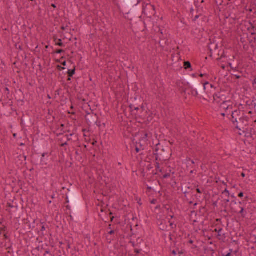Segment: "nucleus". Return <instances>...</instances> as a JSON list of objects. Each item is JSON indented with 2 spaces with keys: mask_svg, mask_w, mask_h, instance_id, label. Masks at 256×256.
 <instances>
[{
  "mask_svg": "<svg viewBox=\"0 0 256 256\" xmlns=\"http://www.w3.org/2000/svg\"><path fill=\"white\" fill-rule=\"evenodd\" d=\"M66 193L64 207L66 208L64 211L72 212H78L82 208V204L79 200L78 196L76 192L73 190H66Z\"/></svg>",
  "mask_w": 256,
  "mask_h": 256,
  "instance_id": "1",
  "label": "nucleus"
},
{
  "mask_svg": "<svg viewBox=\"0 0 256 256\" xmlns=\"http://www.w3.org/2000/svg\"><path fill=\"white\" fill-rule=\"evenodd\" d=\"M230 206L234 212L240 214L242 218L246 217L247 212L245 210L244 206H240L238 204L236 200H234L231 202Z\"/></svg>",
  "mask_w": 256,
  "mask_h": 256,
  "instance_id": "2",
  "label": "nucleus"
},
{
  "mask_svg": "<svg viewBox=\"0 0 256 256\" xmlns=\"http://www.w3.org/2000/svg\"><path fill=\"white\" fill-rule=\"evenodd\" d=\"M232 120L234 122H238V120H239L240 122H242L244 125L246 126L247 124V118H242L240 116V115H243L244 113L241 112L240 110H232Z\"/></svg>",
  "mask_w": 256,
  "mask_h": 256,
  "instance_id": "3",
  "label": "nucleus"
},
{
  "mask_svg": "<svg viewBox=\"0 0 256 256\" xmlns=\"http://www.w3.org/2000/svg\"><path fill=\"white\" fill-rule=\"evenodd\" d=\"M233 103L230 100H226L222 102L220 105V108L226 110V114H222L223 116L228 114V113H231L232 110H233Z\"/></svg>",
  "mask_w": 256,
  "mask_h": 256,
  "instance_id": "4",
  "label": "nucleus"
},
{
  "mask_svg": "<svg viewBox=\"0 0 256 256\" xmlns=\"http://www.w3.org/2000/svg\"><path fill=\"white\" fill-rule=\"evenodd\" d=\"M150 161H140V167L146 166V172H149L150 173L152 172L151 170H153L154 166H156V164H152L150 163Z\"/></svg>",
  "mask_w": 256,
  "mask_h": 256,
  "instance_id": "5",
  "label": "nucleus"
},
{
  "mask_svg": "<svg viewBox=\"0 0 256 256\" xmlns=\"http://www.w3.org/2000/svg\"><path fill=\"white\" fill-rule=\"evenodd\" d=\"M158 173L156 172H154V170H152V172H150L149 174H148L146 175V179L148 180V182H151V178H152V175H156Z\"/></svg>",
  "mask_w": 256,
  "mask_h": 256,
  "instance_id": "6",
  "label": "nucleus"
},
{
  "mask_svg": "<svg viewBox=\"0 0 256 256\" xmlns=\"http://www.w3.org/2000/svg\"><path fill=\"white\" fill-rule=\"evenodd\" d=\"M160 229L162 231L166 230L168 226L166 224H164L162 220L160 221V223L158 224Z\"/></svg>",
  "mask_w": 256,
  "mask_h": 256,
  "instance_id": "7",
  "label": "nucleus"
},
{
  "mask_svg": "<svg viewBox=\"0 0 256 256\" xmlns=\"http://www.w3.org/2000/svg\"><path fill=\"white\" fill-rule=\"evenodd\" d=\"M164 208L168 212L170 211V212L172 214V215L169 216H170V218H172V219L174 218V212L170 208V206H165Z\"/></svg>",
  "mask_w": 256,
  "mask_h": 256,
  "instance_id": "8",
  "label": "nucleus"
},
{
  "mask_svg": "<svg viewBox=\"0 0 256 256\" xmlns=\"http://www.w3.org/2000/svg\"><path fill=\"white\" fill-rule=\"evenodd\" d=\"M147 134H144V136L142 138L140 142V146H143L146 142V138H147Z\"/></svg>",
  "mask_w": 256,
  "mask_h": 256,
  "instance_id": "9",
  "label": "nucleus"
},
{
  "mask_svg": "<svg viewBox=\"0 0 256 256\" xmlns=\"http://www.w3.org/2000/svg\"><path fill=\"white\" fill-rule=\"evenodd\" d=\"M44 230H46V226L44 225H42L41 226L40 230L38 232V234L41 236H44V234H43V232Z\"/></svg>",
  "mask_w": 256,
  "mask_h": 256,
  "instance_id": "10",
  "label": "nucleus"
},
{
  "mask_svg": "<svg viewBox=\"0 0 256 256\" xmlns=\"http://www.w3.org/2000/svg\"><path fill=\"white\" fill-rule=\"evenodd\" d=\"M191 67V64L188 62H184V68L185 69H188Z\"/></svg>",
  "mask_w": 256,
  "mask_h": 256,
  "instance_id": "11",
  "label": "nucleus"
},
{
  "mask_svg": "<svg viewBox=\"0 0 256 256\" xmlns=\"http://www.w3.org/2000/svg\"><path fill=\"white\" fill-rule=\"evenodd\" d=\"M158 170V171L160 172H162V169H160V164L158 162H156V172H157V171Z\"/></svg>",
  "mask_w": 256,
  "mask_h": 256,
  "instance_id": "12",
  "label": "nucleus"
},
{
  "mask_svg": "<svg viewBox=\"0 0 256 256\" xmlns=\"http://www.w3.org/2000/svg\"><path fill=\"white\" fill-rule=\"evenodd\" d=\"M210 86L211 88L213 87L212 84H210L208 82H206L204 84V90H206V88Z\"/></svg>",
  "mask_w": 256,
  "mask_h": 256,
  "instance_id": "13",
  "label": "nucleus"
},
{
  "mask_svg": "<svg viewBox=\"0 0 256 256\" xmlns=\"http://www.w3.org/2000/svg\"><path fill=\"white\" fill-rule=\"evenodd\" d=\"M74 72H75L74 70H68V75L70 77L72 76L74 74Z\"/></svg>",
  "mask_w": 256,
  "mask_h": 256,
  "instance_id": "14",
  "label": "nucleus"
},
{
  "mask_svg": "<svg viewBox=\"0 0 256 256\" xmlns=\"http://www.w3.org/2000/svg\"><path fill=\"white\" fill-rule=\"evenodd\" d=\"M95 163H96V161H94V160L90 161V166L94 168H96V170H98V168L96 167H95V166H94Z\"/></svg>",
  "mask_w": 256,
  "mask_h": 256,
  "instance_id": "15",
  "label": "nucleus"
},
{
  "mask_svg": "<svg viewBox=\"0 0 256 256\" xmlns=\"http://www.w3.org/2000/svg\"><path fill=\"white\" fill-rule=\"evenodd\" d=\"M130 228L131 231V234H129L128 236V238L130 239L131 237L134 234L133 232V229L132 226H130Z\"/></svg>",
  "mask_w": 256,
  "mask_h": 256,
  "instance_id": "16",
  "label": "nucleus"
},
{
  "mask_svg": "<svg viewBox=\"0 0 256 256\" xmlns=\"http://www.w3.org/2000/svg\"><path fill=\"white\" fill-rule=\"evenodd\" d=\"M222 194H226V196L229 198L230 196V194L229 191L226 188L224 191L222 192Z\"/></svg>",
  "mask_w": 256,
  "mask_h": 256,
  "instance_id": "17",
  "label": "nucleus"
},
{
  "mask_svg": "<svg viewBox=\"0 0 256 256\" xmlns=\"http://www.w3.org/2000/svg\"><path fill=\"white\" fill-rule=\"evenodd\" d=\"M144 242V240L140 238H138L136 240V246H138V244H140Z\"/></svg>",
  "mask_w": 256,
  "mask_h": 256,
  "instance_id": "18",
  "label": "nucleus"
},
{
  "mask_svg": "<svg viewBox=\"0 0 256 256\" xmlns=\"http://www.w3.org/2000/svg\"><path fill=\"white\" fill-rule=\"evenodd\" d=\"M65 212H66V214H69L68 216L70 218V220L72 221L74 220V218H73L72 216V212H68V211H65Z\"/></svg>",
  "mask_w": 256,
  "mask_h": 256,
  "instance_id": "19",
  "label": "nucleus"
},
{
  "mask_svg": "<svg viewBox=\"0 0 256 256\" xmlns=\"http://www.w3.org/2000/svg\"><path fill=\"white\" fill-rule=\"evenodd\" d=\"M170 176V173H166L164 174L162 176V178H167Z\"/></svg>",
  "mask_w": 256,
  "mask_h": 256,
  "instance_id": "20",
  "label": "nucleus"
},
{
  "mask_svg": "<svg viewBox=\"0 0 256 256\" xmlns=\"http://www.w3.org/2000/svg\"><path fill=\"white\" fill-rule=\"evenodd\" d=\"M170 226L172 229H174L176 227V224H174V222H171L170 220L169 221Z\"/></svg>",
  "mask_w": 256,
  "mask_h": 256,
  "instance_id": "21",
  "label": "nucleus"
},
{
  "mask_svg": "<svg viewBox=\"0 0 256 256\" xmlns=\"http://www.w3.org/2000/svg\"><path fill=\"white\" fill-rule=\"evenodd\" d=\"M229 252H228L227 254H222V256H232V249H230L229 250Z\"/></svg>",
  "mask_w": 256,
  "mask_h": 256,
  "instance_id": "22",
  "label": "nucleus"
},
{
  "mask_svg": "<svg viewBox=\"0 0 256 256\" xmlns=\"http://www.w3.org/2000/svg\"><path fill=\"white\" fill-rule=\"evenodd\" d=\"M8 228L7 227L5 226H4L2 228H0V232H6Z\"/></svg>",
  "mask_w": 256,
  "mask_h": 256,
  "instance_id": "23",
  "label": "nucleus"
},
{
  "mask_svg": "<svg viewBox=\"0 0 256 256\" xmlns=\"http://www.w3.org/2000/svg\"><path fill=\"white\" fill-rule=\"evenodd\" d=\"M146 8L147 9H152L154 11V6L152 5H151V4L147 5L146 6Z\"/></svg>",
  "mask_w": 256,
  "mask_h": 256,
  "instance_id": "24",
  "label": "nucleus"
},
{
  "mask_svg": "<svg viewBox=\"0 0 256 256\" xmlns=\"http://www.w3.org/2000/svg\"><path fill=\"white\" fill-rule=\"evenodd\" d=\"M142 250L138 248H135L134 250V252L137 254H139Z\"/></svg>",
  "mask_w": 256,
  "mask_h": 256,
  "instance_id": "25",
  "label": "nucleus"
},
{
  "mask_svg": "<svg viewBox=\"0 0 256 256\" xmlns=\"http://www.w3.org/2000/svg\"><path fill=\"white\" fill-rule=\"evenodd\" d=\"M140 170H142V176L144 177L146 176V172H145L146 170L144 168H141Z\"/></svg>",
  "mask_w": 256,
  "mask_h": 256,
  "instance_id": "26",
  "label": "nucleus"
},
{
  "mask_svg": "<svg viewBox=\"0 0 256 256\" xmlns=\"http://www.w3.org/2000/svg\"><path fill=\"white\" fill-rule=\"evenodd\" d=\"M238 202V204L240 206H244V200H243L242 202L238 201V202Z\"/></svg>",
  "mask_w": 256,
  "mask_h": 256,
  "instance_id": "27",
  "label": "nucleus"
},
{
  "mask_svg": "<svg viewBox=\"0 0 256 256\" xmlns=\"http://www.w3.org/2000/svg\"><path fill=\"white\" fill-rule=\"evenodd\" d=\"M129 243L131 244H132V247L134 248L135 246H136V244H135V242H132V241H130L129 242Z\"/></svg>",
  "mask_w": 256,
  "mask_h": 256,
  "instance_id": "28",
  "label": "nucleus"
},
{
  "mask_svg": "<svg viewBox=\"0 0 256 256\" xmlns=\"http://www.w3.org/2000/svg\"><path fill=\"white\" fill-rule=\"evenodd\" d=\"M157 202V200L156 199H152L151 201H150V203L152 204H156Z\"/></svg>",
  "mask_w": 256,
  "mask_h": 256,
  "instance_id": "29",
  "label": "nucleus"
},
{
  "mask_svg": "<svg viewBox=\"0 0 256 256\" xmlns=\"http://www.w3.org/2000/svg\"><path fill=\"white\" fill-rule=\"evenodd\" d=\"M244 196V194L242 192H240L238 194V196L240 198H242Z\"/></svg>",
  "mask_w": 256,
  "mask_h": 256,
  "instance_id": "30",
  "label": "nucleus"
},
{
  "mask_svg": "<svg viewBox=\"0 0 256 256\" xmlns=\"http://www.w3.org/2000/svg\"><path fill=\"white\" fill-rule=\"evenodd\" d=\"M115 231L114 230H111L110 231L108 232V234L110 235H112L114 234Z\"/></svg>",
  "mask_w": 256,
  "mask_h": 256,
  "instance_id": "31",
  "label": "nucleus"
},
{
  "mask_svg": "<svg viewBox=\"0 0 256 256\" xmlns=\"http://www.w3.org/2000/svg\"><path fill=\"white\" fill-rule=\"evenodd\" d=\"M222 230V228H220L218 231V236H221V234H220V232ZM216 231L217 232V230L216 229Z\"/></svg>",
  "mask_w": 256,
  "mask_h": 256,
  "instance_id": "32",
  "label": "nucleus"
},
{
  "mask_svg": "<svg viewBox=\"0 0 256 256\" xmlns=\"http://www.w3.org/2000/svg\"><path fill=\"white\" fill-rule=\"evenodd\" d=\"M196 192H197L198 193V194H202V191L200 190V188H197L196 189Z\"/></svg>",
  "mask_w": 256,
  "mask_h": 256,
  "instance_id": "33",
  "label": "nucleus"
},
{
  "mask_svg": "<svg viewBox=\"0 0 256 256\" xmlns=\"http://www.w3.org/2000/svg\"><path fill=\"white\" fill-rule=\"evenodd\" d=\"M253 86L254 88H256V78L254 80V82H253Z\"/></svg>",
  "mask_w": 256,
  "mask_h": 256,
  "instance_id": "34",
  "label": "nucleus"
},
{
  "mask_svg": "<svg viewBox=\"0 0 256 256\" xmlns=\"http://www.w3.org/2000/svg\"><path fill=\"white\" fill-rule=\"evenodd\" d=\"M7 206H8L9 208H13L14 207V206L10 203H8Z\"/></svg>",
  "mask_w": 256,
  "mask_h": 256,
  "instance_id": "35",
  "label": "nucleus"
},
{
  "mask_svg": "<svg viewBox=\"0 0 256 256\" xmlns=\"http://www.w3.org/2000/svg\"><path fill=\"white\" fill-rule=\"evenodd\" d=\"M4 239H6V240H7L9 238L8 236L7 235V234H4Z\"/></svg>",
  "mask_w": 256,
  "mask_h": 256,
  "instance_id": "36",
  "label": "nucleus"
},
{
  "mask_svg": "<svg viewBox=\"0 0 256 256\" xmlns=\"http://www.w3.org/2000/svg\"><path fill=\"white\" fill-rule=\"evenodd\" d=\"M46 254H50V252L49 250H47L44 254V256H46Z\"/></svg>",
  "mask_w": 256,
  "mask_h": 256,
  "instance_id": "37",
  "label": "nucleus"
},
{
  "mask_svg": "<svg viewBox=\"0 0 256 256\" xmlns=\"http://www.w3.org/2000/svg\"><path fill=\"white\" fill-rule=\"evenodd\" d=\"M136 150L137 152H138L140 151V148H138V144H136Z\"/></svg>",
  "mask_w": 256,
  "mask_h": 256,
  "instance_id": "38",
  "label": "nucleus"
},
{
  "mask_svg": "<svg viewBox=\"0 0 256 256\" xmlns=\"http://www.w3.org/2000/svg\"><path fill=\"white\" fill-rule=\"evenodd\" d=\"M252 232L254 234V236H255L256 239V228L253 230Z\"/></svg>",
  "mask_w": 256,
  "mask_h": 256,
  "instance_id": "39",
  "label": "nucleus"
},
{
  "mask_svg": "<svg viewBox=\"0 0 256 256\" xmlns=\"http://www.w3.org/2000/svg\"><path fill=\"white\" fill-rule=\"evenodd\" d=\"M152 190V187L148 186V187H147V190H148V192H150Z\"/></svg>",
  "mask_w": 256,
  "mask_h": 256,
  "instance_id": "40",
  "label": "nucleus"
},
{
  "mask_svg": "<svg viewBox=\"0 0 256 256\" xmlns=\"http://www.w3.org/2000/svg\"><path fill=\"white\" fill-rule=\"evenodd\" d=\"M172 254L174 255H176V252L175 250H173L172 252Z\"/></svg>",
  "mask_w": 256,
  "mask_h": 256,
  "instance_id": "41",
  "label": "nucleus"
},
{
  "mask_svg": "<svg viewBox=\"0 0 256 256\" xmlns=\"http://www.w3.org/2000/svg\"><path fill=\"white\" fill-rule=\"evenodd\" d=\"M4 220V219L3 218L0 219V224H2Z\"/></svg>",
  "mask_w": 256,
  "mask_h": 256,
  "instance_id": "42",
  "label": "nucleus"
},
{
  "mask_svg": "<svg viewBox=\"0 0 256 256\" xmlns=\"http://www.w3.org/2000/svg\"><path fill=\"white\" fill-rule=\"evenodd\" d=\"M114 218V216H110V222H112Z\"/></svg>",
  "mask_w": 256,
  "mask_h": 256,
  "instance_id": "43",
  "label": "nucleus"
},
{
  "mask_svg": "<svg viewBox=\"0 0 256 256\" xmlns=\"http://www.w3.org/2000/svg\"><path fill=\"white\" fill-rule=\"evenodd\" d=\"M40 164H38V163H36V164H35L36 165H38V164H40H40H42V165H43V164H42V161H40Z\"/></svg>",
  "mask_w": 256,
  "mask_h": 256,
  "instance_id": "44",
  "label": "nucleus"
},
{
  "mask_svg": "<svg viewBox=\"0 0 256 256\" xmlns=\"http://www.w3.org/2000/svg\"><path fill=\"white\" fill-rule=\"evenodd\" d=\"M241 176L242 177V178H244L246 176V174L244 173V172H242L241 174Z\"/></svg>",
  "mask_w": 256,
  "mask_h": 256,
  "instance_id": "45",
  "label": "nucleus"
},
{
  "mask_svg": "<svg viewBox=\"0 0 256 256\" xmlns=\"http://www.w3.org/2000/svg\"><path fill=\"white\" fill-rule=\"evenodd\" d=\"M188 242L190 244H192L194 243V240H190Z\"/></svg>",
  "mask_w": 256,
  "mask_h": 256,
  "instance_id": "46",
  "label": "nucleus"
},
{
  "mask_svg": "<svg viewBox=\"0 0 256 256\" xmlns=\"http://www.w3.org/2000/svg\"><path fill=\"white\" fill-rule=\"evenodd\" d=\"M168 173H170V174H174V172L172 171V170H170V172Z\"/></svg>",
  "mask_w": 256,
  "mask_h": 256,
  "instance_id": "47",
  "label": "nucleus"
},
{
  "mask_svg": "<svg viewBox=\"0 0 256 256\" xmlns=\"http://www.w3.org/2000/svg\"><path fill=\"white\" fill-rule=\"evenodd\" d=\"M254 168L252 169L256 170V164L253 166Z\"/></svg>",
  "mask_w": 256,
  "mask_h": 256,
  "instance_id": "48",
  "label": "nucleus"
},
{
  "mask_svg": "<svg viewBox=\"0 0 256 256\" xmlns=\"http://www.w3.org/2000/svg\"><path fill=\"white\" fill-rule=\"evenodd\" d=\"M224 201L228 203V202H230V200L228 198L226 199V200H224Z\"/></svg>",
  "mask_w": 256,
  "mask_h": 256,
  "instance_id": "49",
  "label": "nucleus"
},
{
  "mask_svg": "<svg viewBox=\"0 0 256 256\" xmlns=\"http://www.w3.org/2000/svg\"><path fill=\"white\" fill-rule=\"evenodd\" d=\"M230 196L232 197V198H234L236 199V198L235 197V196H234V194L232 195H230Z\"/></svg>",
  "mask_w": 256,
  "mask_h": 256,
  "instance_id": "50",
  "label": "nucleus"
},
{
  "mask_svg": "<svg viewBox=\"0 0 256 256\" xmlns=\"http://www.w3.org/2000/svg\"><path fill=\"white\" fill-rule=\"evenodd\" d=\"M62 52V50H58V51H57V52H57V53H58V54H60V53H61Z\"/></svg>",
  "mask_w": 256,
  "mask_h": 256,
  "instance_id": "51",
  "label": "nucleus"
},
{
  "mask_svg": "<svg viewBox=\"0 0 256 256\" xmlns=\"http://www.w3.org/2000/svg\"><path fill=\"white\" fill-rule=\"evenodd\" d=\"M51 198H52V199L54 198H55V194H52V196Z\"/></svg>",
  "mask_w": 256,
  "mask_h": 256,
  "instance_id": "52",
  "label": "nucleus"
},
{
  "mask_svg": "<svg viewBox=\"0 0 256 256\" xmlns=\"http://www.w3.org/2000/svg\"><path fill=\"white\" fill-rule=\"evenodd\" d=\"M213 205H214V206H217V202H214Z\"/></svg>",
  "mask_w": 256,
  "mask_h": 256,
  "instance_id": "53",
  "label": "nucleus"
},
{
  "mask_svg": "<svg viewBox=\"0 0 256 256\" xmlns=\"http://www.w3.org/2000/svg\"><path fill=\"white\" fill-rule=\"evenodd\" d=\"M111 226H112V224H109V226H108V228H109V229H111V228H112Z\"/></svg>",
  "mask_w": 256,
  "mask_h": 256,
  "instance_id": "54",
  "label": "nucleus"
},
{
  "mask_svg": "<svg viewBox=\"0 0 256 256\" xmlns=\"http://www.w3.org/2000/svg\"><path fill=\"white\" fill-rule=\"evenodd\" d=\"M112 214H113L112 212H110V216H112Z\"/></svg>",
  "mask_w": 256,
  "mask_h": 256,
  "instance_id": "55",
  "label": "nucleus"
},
{
  "mask_svg": "<svg viewBox=\"0 0 256 256\" xmlns=\"http://www.w3.org/2000/svg\"><path fill=\"white\" fill-rule=\"evenodd\" d=\"M178 254H183V252H182V251H180V252H178Z\"/></svg>",
  "mask_w": 256,
  "mask_h": 256,
  "instance_id": "56",
  "label": "nucleus"
},
{
  "mask_svg": "<svg viewBox=\"0 0 256 256\" xmlns=\"http://www.w3.org/2000/svg\"><path fill=\"white\" fill-rule=\"evenodd\" d=\"M58 45L60 46H62V44L61 42H60V43L58 44Z\"/></svg>",
  "mask_w": 256,
  "mask_h": 256,
  "instance_id": "57",
  "label": "nucleus"
},
{
  "mask_svg": "<svg viewBox=\"0 0 256 256\" xmlns=\"http://www.w3.org/2000/svg\"><path fill=\"white\" fill-rule=\"evenodd\" d=\"M62 65H63V66H66V62H64L62 63Z\"/></svg>",
  "mask_w": 256,
  "mask_h": 256,
  "instance_id": "58",
  "label": "nucleus"
},
{
  "mask_svg": "<svg viewBox=\"0 0 256 256\" xmlns=\"http://www.w3.org/2000/svg\"><path fill=\"white\" fill-rule=\"evenodd\" d=\"M68 248H70V244H68Z\"/></svg>",
  "mask_w": 256,
  "mask_h": 256,
  "instance_id": "59",
  "label": "nucleus"
},
{
  "mask_svg": "<svg viewBox=\"0 0 256 256\" xmlns=\"http://www.w3.org/2000/svg\"><path fill=\"white\" fill-rule=\"evenodd\" d=\"M52 6L53 8H56V6H55L54 4H52Z\"/></svg>",
  "mask_w": 256,
  "mask_h": 256,
  "instance_id": "60",
  "label": "nucleus"
},
{
  "mask_svg": "<svg viewBox=\"0 0 256 256\" xmlns=\"http://www.w3.org/2000/svg\"><path fill=\"white\" fill-rule=\"evenodd\" d=\"M222 184L225 185V186H226V182H222Z\"/></svg>",
  "mask_w": 256,
  "mask_h": 256,
  "instance_id": "61",
  "label": "nucleus"
},
{
  "mask_svg": "<svg viewBox=\"0 0 256 256\" xmlns=\"http://www.w3.org/2000/svg\"><path fill=\"white\" fill-rule=\"evenodd\" d=\"M191 162H192V164H195V162H194V160H192V161H191Z\"/></svg>",
  "mask_w": 256,
  "mask_h": 256,
  "instance_id": "62",
  "label": "nucleus"
},
{
  "mask_svg": "<svg viewBox=\"0 0 256 256\" xmlns=\"http://www.w3.org/2000/svg\"><path fill=\"white\" fill-rule=\"evenodd\" d=\"M12 246H10L8 247L7 249H10H10H11V248H12Z\"/></svg>",
  "mask_w": 256,
  "mask_h": 256,
  "instance_id": "63",
  "label": "nucleus"
},
{
  "mask_svg": "<svg viewBox=\"0 0 256 256\" xmlns=\"http://www.w3.org/2000/svg\"><path fill=\"white\" fill-rule=\"evenodd\" d=\"M187 193H188V192H184V194H186Z\"/></svg>",
  "mask_w": 256,
  "mask_h": 256,
  "instance_id": "64",
  "label": "nucleus"
}]
</instances>
